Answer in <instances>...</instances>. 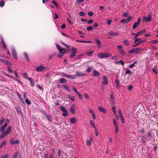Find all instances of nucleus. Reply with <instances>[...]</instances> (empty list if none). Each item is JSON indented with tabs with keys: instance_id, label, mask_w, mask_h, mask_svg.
I'll use <instances>...</instances> for the list:
<instances>
[{
	"instance_id": "obj_1",
	"label": "nucleus",
	"mask_w": 158,
	"mask_h": 158,
	"mask_svg": "<svg viewBox=\"0 0 158 158\" xmlns=\"http://www.w3.org/2000/svg\"><path fill=\"white\" fill-rule=\"evenodd\" d=\"M111 54L107 53H99L97 55L98 58L103 59V58H109L111 56Z\"/></svg>"
},
{
	"instance_id": "obj_2",
	"label": "nucleus",
	"mask_w": 158,
	"mask_h": 158,
	"mask_svg": "<svg viewBox=\"0 0 158 158\" xmlns=\"http://www.w3.org/2000/svg\"><path fill=\"white\" fill-rule=\"evenodd\" d=\"M60 108L61 110L63 112L62 114L63 116L66 117L69 115L68 111L65 108L61 106L60 107Z\"/></svg>"
},
{
	"instance_id": "obj_3",
	"label": "nucleus",
	"mask_w": 158,
	"mask_h": 158,
	"mask_svg": "<svg viewBox=\"0 0 158 158\" xmlns=\"http://www.w3.org/2000/svg\"><path fill=\"white\" fill-rule=\"evenodd\" d=\"M151 19V15L150 14L149 15L148 17H146L145 16H143V21H145L146 23H148L150 22Z\"/></svg>"
},
{
	"instance_id": "obj_4",
	"label": "nucleus",
	"mask_w": 158,
	"mask_h": 158,
	"mask_svg": "<svg viewBox=\"0 0 158 158\" xmlns=\"http://www.w3.org/2000/svg\"><path fill=\"white\" fill-rule=\"evenodd\" d=\"M11 50L12 55L13 58L17 60V55L15 48L13 47H12Z\"/></svg>"
},
{
	"instance_id": "obj_5",
	"label": "nucleus",
	"mask_w": 158,
	"mask_h": 158,
	"mask_svg": "<svg viewBox=\"0 0 158 158\" xmlns=\"http://www.w3.org/2000/svg\"><path fill=\"white\" fill-rule=\"evenodd\" d=\"M141 18H139L137 20V22H135L133 25V29H135L136 27H138L141 22Z\"/></svg>"
},
{
	"instance_id": "obj_6",
	"label": "nucleus",
	"mask_w": 158,
	"mask_h": 158,
	"mask_svg": "<svg viewBox=\"0 0 158 158\" xmlns=\"http://www.w3.org/2000/svg\"><path fill=\"white\" fill-rule=\"evenodd\" d=\"M117 49L118 50L120 54L123 55H125L126 53L124 50L123 49L122 47L120 45H118L117 46Z\"/></svg>"
},
{
	"instance_id": "obj_7",
	"label": "nucleus",
	"mask_w": 158,
	"mask_h": 158,
	"mask_svg": "<svg viewBox=\"0 0 158 158\" xmlns=\"http://www.w3.org/2000/svg\"><path fill=\"white\" fill-rule=\"evenodd\" d=\"M61 75L62 77L69 78H71L73 79H75L76 78V77L74 76H73L72 75H68L64 73H62L61 74Z\"/></svg>"
},
{
	"instance_id": "obj_8",
	"label": "nucleus",
	"mask_w": 158,
	"mask_h": 158,
	"mask_svg": "<svg viewBox=\"0 0 158 158\" xmlns=\"http://www.w3.org/2000/svg\"><path fill=\"white\" fill-rule=\"evenodd\" d=\"M44 67L41 65L40 66H37L35 69L36 71L39 72L42 71L44 69Z\"/></svg>"
},
{
	"instance_id": "obj_9",
	"label": "nucleus",
	"mask_w": 158,
	"mask_h": 158,
	"mask_svg": "<svg viewBox=\"0 0 158 158\" xmlns=\"http://www.w3.org/2000/svg\"><path fill=\"white\" fill-rule=\"evenodd\" d=\"M56 45L58 50L62 53L64 54L65 52V51L58 44H56Z\"/></svg>"
},
{
	"instance_id": "obj_10",
	"label": "nucleus",
	"mask_w": 158,
	"mask_h": 158,
	"mask_svg": "<svg viewBox=\"0 0 158 158\" xmlns=\"http://www.w3.org/2000/svg\"><path fill=\"white\" fill-rule=\"evenodd\" d=\"M109 35H110L111 36H116L119 35V33L118 32H113L111 31H110L108 32Z\"/></svg>"
},
{
	"instance_id": "obj_11",
	"label": "nucleus",
	"mask_w": 158,
	"mask_h": 158,
	"mask_svg": "<svg viewBox=\"0 0 158 158\" xmlns=\"http://www.w3.org/2000/svg\"><path fill=\"white\" fill-rule=\"evenodd\" d=\"M141 50V48H133L131 49L130 50H129L128 52V53H133L134 52H136L137 51H139Z\"/></svg>"
},
{
	"instance_id": "obj_12",
	"label": "nucleus",
	"mask_w": 158,
	"mask_h": 158,
	"mask_svg": "<svg viewBox=\"0 0 158 158\" xmlns=\"http://www.w3.org/2000/svg\"><path fill=\"white\" fill-rule=\"evenodd\" d=\"M11 126H9L8 127L7 129L5 131L4 133L6 135H8L11 132Z\"/></svg>"
},
{
	"instance_id": "obj_13",
	"label": "nucleus",
	"mask_w": 158,
	"mask_h": 158,
	"mask_svg": "<svg viewBox=\"0 0 158 158\" xmlns=\"http://www.w3.org/2000/svg\"><path fill=\"white\" fill-rule=\"evenodd\" d=\"M103 81H102V85H106L108 83L107 77L105 76H104L103 77Z\"/></svg>"
},
{
	"instance_id": "obj_14",
	"label": "nucleus",
	"mask_w": 158,
	"mask_h": 158,
	"mask_svg": "<svg viewBox=\"0 0 158 158\" xmlns=\"http://www.w3.org/2000/svg\"><path fill=\"white\" fill-rule=\"evenodd\" d=\"M95 41L96 43L97 46L98 48H100L101 47V44L100 41L98 39L96 40Z\"/></svg>"
},
{
	"instance_id": "obj_15",
	"label": "nucleus",
	"mask_w": 158,
	"mask_h": 158,
	"mask_svg": "<svg viewBox=\"0 0 158 158\" xmlns=\"http://www.w3.org/2000/svg\"><path fill=\"white\" fill-rule=\"evenodd\" d=\"M76 41L77 42H81V43H93V42L92 41H84V40H76Z\"/></svg>"
},
{
	"instance_id": "obj_16",
	"label": "nucleus",
	"mask_w": 158,
	"mask_h": 158,
	"mask_svg": "<svg viewBox=\"0 0 158 158\" xmlns=\"http://www.w3.org/2000/svg\"><path fill=\"white\" fill-rule=\"evenodd\" d=\"M70 122L72 124L75 123H76L77 122V119L74 117L71 118L70 119Z\"/></svg>"
},
{
	"instance_id": "obj_17",
	"label": "nucleus",
	"mask_w": 158,
	"mask_h": 158,
	"mask_svg": "<svg viewBox=\"0 0 158 158\" xmlns=\"http://www.w3.org/2000/svg\"><path fill=\"white\" fill-rule=\"evenodd\" d=\"M70 110L73 114H75L76 112L75 111V107L73 105H72L70 108Z\"/></svg>"
},
{
	"instance_id": "obj_18",
	"label": "nucleus",
	"mask_w": 158,
	"mask_h": 158,
	"mask_svg": "<svg viewBox=\"0 0 158 158\" xmlns=\"http://www.w3.org/2000/svg\"><path fill=\"white\" fill-rule=\"evenodd\" d=\"M99 110L104 113H106V109H104V108L102 107L101 106H99L98 107Z\"/></svg>"
},
{
	"instance_id": "obj_19",
	"label": "nucleus",
	"mask_w": 158,
	"mask_h": 158,
	"mask_svg": "<svg viewBox=\"0 0 158 158\" xmlns=\"http://www.w3.org/2000/svg\"><path fill=\"white\" fill-rule=\"evenodd\" d=\"M59 81L60 83H66L67 82L66 80L64 78H60L59 79Z\"/></svg>"
},
{
	"instance_id": "obj_20",
	"label": "nucleus",
	"mask_w": 158,
	"mask_h": 158,
	"mask_svg": "<svg viewBox=\"0 0 158 158\" xmlns=\"http://www.w3.org/2000/svg\"><path fill=\"white\" fill-rule=\"evenodd\" d=\"M23 54L25 57V60L27 61H29L30 60L27 56V53L26 52H24Z\"/></svg>"
},
{
	"instance_id": "obj_21",
	"label": "nucleus",
	"mask_w": 158,
	"mask_h": 158,
	"mask_svg": "<svg viewBox=\"0 0 158 158\" xmlns=\"http://www.w3.org/2000/svg\"><path fill=\"white\" fill-rule=\"evenodd\" d=\"M93 73L95 77L98 76L99 75V73L98 72L95 70H94L93 71Z\"/></svg>"
},
{
	"instance_id": "obj_22",
	"label": "nucleus",
	"mask_w": 158,
	"mask_h": 158,
	"mask_svg": "<svg viewBox=\"0 0 158 158\" xmlns=\"http://www.w3.org/2000/svg\"><path fill=\"white\" fill-rule=\"evenodd\" d=\"M63 86L64 89L67 91L70 92L71 90L69 89V87L68 86V85H63Z\"/></svg>"
},
{
	"instance_id": "obj_23",
	"label": "nucleus",
	"mask_w": 158,
	"mask_h": 158,
	"mask_svg": "<svg viewBox=\"0 0 158 158\" xmlns=\"http://www.w3.org/2000/svg\"><path fill=\"white\" fill-rule=\"evenodd\" d=\"M144 40H141V41H140V42L136 43L134 45L133 47H136L137 46L139 45V44H142V43L144 42Z\"/></svg>"
},
{
	"instance_id": "obj_24",
	"label": "nucleus",
	"mask_w": 158,
	"mask_h": 158,
	"mask_svg": "<svg viewBox=\"0 0 158 158\" xmlns=\"http://www.w3.org/2000/svg\"><path fill=\"white\" fill-rule=\"evenodd\" d=\"M28 79L30 81L31 85L32 86H34V80L30 77L28 78Z\"/></svg>"
},
{
	"instance_id": "obj_25",
	"label": "nucleus",
	"mask_w": 158,
	"mask_h": 158,
	"mask_svg": "<svg viewBox=\"0 0 158 158\" xmlns=\"http://www.w3.org/2000/svg\"><path fill=\"white\" fill-rule=\"evenodd\" d=\"M77 76L81 77L84 75V74L81 72H77L76 73Z\"/></svg>"
},
{
	"instance_id": "obj_26",
	"label": "nucleus",
	"mask_w": 158,
	"mask_h": 158,
	"mask_svg": "<svg viewBox=\"0 0 158 158\" xmlns=\"http://www.w3.org/2000/svg\"><path fill=\"white\" fill-rule=\"evenodd\" d=\"M90 140L88 139L86 141V144L88 145H90L92 143V139L91 138H90Z\"/></svg>"
},
{
	"instance_id": "obj_27",
	"label": "nucleus",
	"mask_w": 158,
	"mask_h": 158,
	"mask_svg": "<svg viewBox=\"0 0 158 158\" xmlns=\"http://www.w3.org/2000/svg\"><path fill=\"white\" fill-rule=\"evenodd\" d=\"M7 126L4 124L2 127L0 128V131L1 132H3L5 129L6 127Z\"/></svg>"
},
{
	"instance_id": "obj_28",
	"label": "nucleus",
	"mask_w": 158,
	"mask_h": 158,
	"mask_svg": "<svg viewBox=\"0 0 158 158\" xmlns=\"http://www.w3.org/2000/svg\"><path fill=\"white\" fill-rule=\"evenodd\" d=\"M115 64H121L122 65H123L124 64V62L122 60H120L119 61H116L115 62Z\"/></svg>"
},
{
	"instance_id": "obj_29",
	"label": "nucleus",
	"mask_w": 158,
	"mask_h": 158,
	"mask_svg": "<svg viewBox=\"0 0 158 158\" xmlns=\"http://www.w3.org/2000/svg\"><path fill=\"white\" fill-rule=\"evenodd\" d=\"M77 49L75 48H73L71 50V52L72 53H77Z\"/></svg>"
},
{
	"instance_id": "obj_30",
	"label": "nucleus",
	"mask_w": 158,
	"mask_h": 158,
	"mask_svg": "<svg viewBox=\"0 0 158 158\" xmlns=\"http://www.w3.org/2000/svg\"><path fill=\"white\" fill-rule=\"evenodd\" d=\"M19 155V153L18 152H15L13 155V158H17Z\"/></svg>"
},
{
	"instance_id": "obj_31",
	"label": "nucleus",
	"mask_w": 158,
	"mask_h": 158,
	"mask_svg": "<svg viewBox=\"0 0 158 158\" xmlns=\"http://www.w3.org/2000/svg\"><path fill=\"white\" fill-rule=\"evenodd\" d=\"M6 143V142L5 140H3L1 143L0 144V148H1L4 145H5Z\"/></svg>"
},
{
	"instance_id": "obj_32",
	"label": "nucleus",
	"mask_w": 158,
	"mask_h": 158,
	"mask_svg": "<svg viewBox=\"0 0 158 158\" xmlns=\"http://www.w3.org/2000/svg\"><path fill=\"white\" fill-rule=\"evenodd\" d=\"M132 19V17L131 16H129L127 19V20L126 21V23H128L130 21H131Z\"/></svg>"
},
{
	"instance_id": "obj_33",
	"label": "nucleus",
	"mask_w": 158,
	"mask_h": 158,
	"mask_svg": "<svg viewBox=\"0 0 158 158\" xmlns=\"http://www.w3.org/2000/svg\"><path fill=\"white\" fill-rule=\"evenodd\" d=\"M146 140V138L145 136H143L142 138L141 142L142 143H144Z\"/></svg>"
},
{
	"instance_id": "obj_34",
	"label": "nucleus",
	"mask_w": 158,
	"mask_h": 158,
	"mask_svg": "<svg viewBox=\"0 0 158 158\" xmlns=\"http://www.w3.org/2000/svg\"><path fill=\"white\" fill-rule=\"evenodd\" d=\"M137 63V62L136 61H134L132 64L129 65V67L130 68H131L134 67L135 64Z\"/></svg>"
},
{
	"instance_id": "obj_35",
	"label": "nucleus",
	"mask_w": 158,
	"mask_h": 158,
	"mask_svg": "<svg viewBox=\"0 0 158 158\" xmlns=\"http://www.w3.org/2000/svg\"><path fill=\"white\" fill-rule=\"evenodd\" d=\"M10 122V120L6 118V119L5 123H4V125L7 126H8V124Z\"/></svg>"
},
{
	"instance_id": "obj_36",
	"label": "nucleus",
	"mask_w": 158,
	"mask_h": 158,
	"mask_svg": "<svg viewBox=\"0 0 158 158\" xmlns=\"http://www.w3.org/2000/svg\"><path fill=\"white\" fill-rule=\"evenodd\" d=\"M6 135L5 134L4 132H2V133L0 135V139H2L4 138Z\"/></svg>"
},
{
	"instance_id": "obj_37",
	"label": "nucleus",
	"mask_w": 158,
	"mask_h": 158,
	"mask_svg": "<svg viewBox=\"0 0 158 158\" xmlns=\"http://www.w3.org/2000/svg\"><path fill=\"white\" fill-rule=\"evenodd\" d=\"M45 116L46 117L48 120L49 121H50V122H51L52 121L50 115L47 114V115H45Z\"/></svg>"
},
{
	"instance_id": "obj_38",
	"label": "nucleus",
	"mask_w": 158,
	"mask_h": 158,
	"mask_svg": "<svg viewBox=\"0 0 158 158\" xmlns=\"http://www.w3.org/2000/svg\"><path fill=\"white\" fill-rule=\"evenodd\" d=\"M76 53H75H75H72L71 54H70V57L71 58H74L76 56Z\"/></svg>"
},
{
	"instance_id": "obj_39",
	"label": "nucleus",
	"mask_w": 158,
	"mask_h": 158,
	"mask_svg": "<svg viewBox=\"0 0 158 158\" xmlns=\"http://www.w3.org/2000/svg\"><path fill=\"white\" fill-rule=\"evenodd\" d=\"M110 100L113 102L114 103V98L113 97V95L111 94L110 95Z\"/></svg>"
},
{
	"instance_id": "obj_40",
	"label": "nucleus",
	"mask_w": 158,
	"mask_h": 158,
	"mask_svg": "<svg viewBox=\"0 0 158 158\" xmlns=\"http://www.w3.org/2000/svg\"><path fill=\"white\" fill-rule=\"evenodd\" d=\"M25 102L28 105H30L31 104V103L29 100L27 99L26 98L25 100Z\"/></svg>"
},
{
	"instance_id": "obj_41",
	"label": "nucleus",
	"mask_w": 158,
	"mask_h": 158,
	"mask_svg": "<svg viewBox=\"0 0 158 158\" xmlns=\"http://www.w3.org/2000/svg\"><path fill=\"white\" fill-rule=\"evenodd\" d=\"M123 43L126 44V46H128L129 45V42L128 40H123Z\"/></svg>"
},
{
	"instance_id": "obj_42",
	"label": "nucleus",
	"mask_w": 158,
	"mask_h": 158,
	"mask_svg": "<svg viewBox=\"0 0 158 158\" xmlns=\"http://www.w3.org/2000/svg\"><path fill=\"white\" fill-rule=\"evenodd\" d=\"M114 124L115 126V127H118V125L117 124V122L116 121L115 119L114 118L113 119Z\"/></svg>"
},
{
	"instance_id": "obj_43",
	"label": "nucleus",
	"mask_w": 158,
	"mask_h": 158,
	"mask_svg": "<svg viewBox=\"0 0 158 158\" xmlns=\"http://www.w3.org/2000/svg\"><path fill=\"white\" fill-rule=\"evenodd\" d=\"M8 154H6L5 155H2L1 156V158H8Z\"/></svg>"
},
{
	"instance_id": "obj_44",
	"label": "nucleus",
	"mask_w": 158,
	"mask_h": 158,
	"mask_svg": "<svg viewBox=\"0 0 158 158\" xmlns=\"http://www.w3.org/2000/svg\"><path fill=\"white\" fill-rule=\"evenodd\" d=\"M5 121V118H2L1 120H0V125H1L3 124Z\"/></svg>"
},
{
	"instance_id": "obj_45",
	"label": "nucleus",
	"mask_w": 158,
	"mask_h": 158,
	"mask_svg": "<svg viewBox=\"0 0 158 158\" xmlns=\"http://www.w3.org/2000/svg\"><path fill=\"white\" fill-rule=\"evenodd\" d=\"M125 73L126 74H130V75H131V74L132 73V72L131 70L128 69L126 71Z\"/></svg>"
},
{
	"instance_id": "obj_46",
	"label": "nucleus",
	"mask_w": 158,
	"mask_h": 158,
	"mask_svg": "<svg viewBox=\"0 0 158 158\" xmlns=\"http://www.w3.org/2000/svg\"><path fill=\"white\" fill-rule=\"evenodd\" d=\"M145 32H146V30H142L139 31V35H141L143 33H145Z\"/></svg>"
},
{
	"instance_id": "obj_47",
	"label": "nucleus",
	"mask_w": 158,
	"mask_h": 158,
	"mask_svg": "<svg viewBox=\"0 0 158 158\" xmlns=\"http://www.w3.org/2000/svg\"><path fill=\"white\" fill-rule=\"evenodd\" d=\"M77 94L78 95V96L79 97L80 99H82L83 98V96L81 94H80L79 92H78Z\"/></svg>"
},
{
	"instance_id": "obj_48",
	"label": "nucleus",
	"mask_w": 158,
	"mask_h": 158,
	"mask_svg": "<svg viewBox=\"0 0 158 158\" xmlns=\"http://www.w3.org/2000/svg\"><path fill=\"white\" fill-rule=\"evenodd\" d=\"M92 67H88L87 68V72L88 73H89L91 71V69H92Z\"/></svg>"
},
{
	"instance_id": "obj_49",
	"label": "nucleus",
	"mask_w": 158,
	"mask_h": 158,
	"mask_svg": "<svg viewBox=\"0 0 158 158\" xmlns=\"http://www.w3.org/2000/svg\"><path fill=\"white\" fill-rule=\"evenodd\" d=\"M84 97L86 99H89V96L86 94H84Z\"/></svg>"
},
{
	"instance_id": "obj_50",
	"label": "nucleus",
	"mask_w": 158,
	"mask_h": 158,
	"mask_svg": "<svg viewBox=\"0 0 158 158\" xmlns=\"http://www.w3.org/2000/svg\"><path fill=\"white\" fill-rule=\"evenodd\" d=\"M1 42L2 43V45L3 46V47L4 46H5L6 45L5 43L4 42V41H3L2 38H1Z\"/></svg>"
},
{
	"instance_id": "obj_51",
	"label": "nucleus",
	"mask_w": 158,
	"mask_h": 158,
	"mask_svg": "<svg viewBox=\"0 0 158 158\" xmlns=\"http://www.w3.org/2000/svg\"><path fill=\"white\" fill-rule=\"evenodd\" d=\"M5 4V2L4 1H1L0 2V6L2 7H3Z\"/></svg>"
},
{
	"instance_id": "obj_52",
	"label": "nucleus",
	"mask_w": 158,
	"mask_h": 158,
	"mask_svg": "<svg viewBox=\"0 0 158 158\" xmlns=\"http://www.w3.org/2000/svg\"><path fill=\"white\" fill-rule=\"evenodd\" d=\"M23 77L24 78H27L28 77L27 74L26 73H24L23 74Z\"/></svg>"
},
{
	"instance_id": "obj_53",
	"label": "nucleus",
	"mask_w": 158,
	"mask_h": 158,
	"mask_svg": "<svg viewBox=\"0 0 158 158\" xmlns=\"http://www.w3.org/2000/svg\"><path fill=\"white\" fill-rule=\"evenodd\" d=\"M115 133L116 134H117L118 133V132L119 131V128L118 127H115Z\"/></svg>"
},
{
	"instance_id": "obj_54",
	"label": "nucleus",
	"mask_w": 158,
	"mask_h": 158,
	"mask_svg": "<svg viewBox=\"0 0 158 158\" xmlns=\"http://www.w3.org/2000/svg\"><path fill=\"white\" fill-rule=\"evenodd\" d=\"M52 3L53 4H54L55 5V6H56V7L57 8L58 7V4L56 2L55 0H54L53 1Z\"/></svg>"
},
{
	"instance_id": "obj_55",
	"label": "nucleus",
	"mask_w": 158,
	"mask_h": 158,
	"mask_svg": "<svg viewBox=\"0 0 158 158\" xmlns=\"http://www.w3.org/2000/svg\"><path fill=\"white\" fill-rule=\"evenodd\" d=\"M79 15L81 16H84V13L83 11H80L79 13Z\"/></svg>"
},
{
	"instance_id": "obj_56",
	"label": "nucleus",
	"mask_w": 158,
	"mask_h": 158,
	"mask_svg": "<svg viewBox=\"0 0 158 158\" xmlns=\"http://www.w3.org/2000/svg\"><path fill=\"white\" fill-rule=\"evenodd\" d=\"M120 120L122 123H124L125 121L123 116L120 117Z\"/></svg>"
},
{
	"instance_id": "obj_57",
	"label": "nucleus",
	"mask_w": 158,
	"mask_h": 158,
	"mask_svg": "<svg viewBox=\"0 0 158 158\" xmlns=\"http://www.w3.org/2000/svg\"><path fill=\"white\" fill-rule=\"evenodd\" d=\"M93 29V27L91 26H90L87 27V29L88 31H90L92 30Z\"/></svg>"
},
{
	"instance_id": "obj_58",
	"label": "nucleus",
	"mask_w": 158,
	"mask_h": 158,
	"mask_svg": "<svg viewBox=\"0 0 158 158\" xmlns=\"http://www.w3.org/2000/svg\"><path fill=\"white\" fill-rule=\"evenodd\" d=\"M93 52H94L93 51H91L87 52L86 53L88 56H89L93 54Z\"/></svg>"
},
{
	"instance_id": "obj_59",
	"label": "nucleus",
	"mask_w": 158,
	"mask_h": 158,
	"mask_svg": "<svg viewBox=\"0 0 158 158\" xmlns=\"http://www.w3.org/2000/svg\"><path fill=\"white\" fill-rule=\"evenodd\" d=\"M135 43H136L138 41H139V42L140 41H141V38H135Z\"/></svg>"
},
{
	"instance_id": "obj_60",
	"label": "nucleus",
	"mask_w": 158,
	"mask_h": 158,
	"mask_svg": "<svg viewBox=\"0 0 158 158\" xmlns=\"http://www.w3.org/2000/svg\"><path fill=\"white\" fill-rule=\"evenodd\" d=\"M69 99H71V100L72 102H74V101H75L74 98H73L72 96H69Z\"/></svg>"
},
{
	"instance_id": "obj_61",
	"label": "nucleus",
	"mask_w": 158,
	"mask_h": 158,
	"mask_svg": "<svg viewBox=\"0 0 158 158\" xmlns=\"http://www.w3.org/2000/svg\"><path fill=\"white\" fill-rule=\"evenodd\" d=\"M118 112L120 117L123 116L121 110L120 109L119 110Z\"/></svg>"
},
{
	"instance_id": "obj_62",
	"label": "nucleus",
	"mask_w": 158,
	"mask_h": 158,
	"mask_svg": "<svg viewBox=\"0 0 158 158\" xmlns=\"http://www.w3.org/2000/svg\"><path fill=\"white\" fill-rule=\"evenodd\" d=\"M90 124L93 127L95 126L94 123L92 120L90 121Z\"/></svg>"
},
{
	"instance_id": "obj_63",
	"label": "nucleus",
	"mask_w": 158,
	"mask_h": 158,
	"mask_svg": "<svg viewBox=\"0 0 158 158\" xmlns=\"http://www.w3.org/2000/svg\"><path fill=\"white\" fill-rule=\"evenodd\" d=\"M128 14L127 12H125L123 15V16L124 17H126L127 16Z\"/></svg>"
},
{
	"instance_id": "obj_64",
	"label": "nucleus",
	"mask_w": 158,
	"mask_h": 158,
	"mask_svg": "<svg viewBox=\"0 0 158 158\" xmlns=\"http://www.w3.org/2000/svg\"><path fill=\"white\" fill-rule=\"evenodd\" d=\"M0 61L2 63H3L4 64H5L6 60L4 59H0Z\"/></svg>"
}]
</instances>
